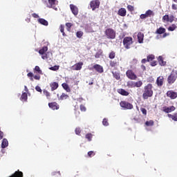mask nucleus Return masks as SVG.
Here are the masks:
<instances>
[{"instance_id":"obj_28","label":"nucleus","mask_w":177,"mask_h":177,"mask_svg":"<svg viewBox=\"0 0 177 177\" xmlns=\"http://www.w3.org/2000/svg\"><path fill=\"white\" fill-rule=\"evenodd\" d=\"M62 87L64 88V89H65V91H66V92H70V87L68 86V84H67L66 83H63Z\"/></svg>"},{"instance_id":"obj_39","label":"nucleus","mask_w":177,"mask_h":177,"mask_svg":"<svg viewBox=\"0 0 177 177\" xmlns=\"http://www.w3.org/2000/svg\"><path fill=\"white\" fill-rule=\"evenodd\" d=\"M145 15L147 17H149V16H151V15H153V11H151V10H148L147 11H146Z\"/></svg>"},{"instance_id":"obj_19","label":"nucleus","mask_w":177,"mask_h":177,"mask_svg":"<svg viewBox=\"0 0 177 177\" xmlns=\"http://www.w3.org/2000/svg\"><path fill=\"white\" fill-rule=\"evenodd\" d=\"M9 146V142L8 139L3 138L1 141V149H6Z\"/></svg>"},{"instance_id":"obj_9","label":"nucleus","mask_w":177,"mask_h":177,"mask_svg":"<svg viewBox=\"0 0 177 177\" xmlns=\"http://www.w3.org/2000/svg\"><path fill=\"white\" fill-rule=\"evenodd\" d=\"M163 21H167L169 23H172L175 20V17L174 15H166L162 17Z\"/></svg>"},{"instance_id":"obj_7","label":"nucleus","mask_w":177,"mask_h":177,"mask_svg":"<svg viewBox=\"0 0 177 177\" xmlns=\"http://www.w3.org/2000/svg\"><path fill=\"white\" fill-rule=\"evenodd\" d=\"M128 85L131 86V88H140V86L143 85V82L142 81L131 82Z\"/></svg>"},{"instance_id":"obj_57","label":"nucleus","mask_w":177,"mask_h":177,"mask_svg":"<svg viewBox=\"0 0 177 177\" xmlns=\"http://www.w3.org/2000/svg\"><path fill=\"white\" fill-rule=\"evenodd\" d=\"M110 66H111V67H114V66H115V63H114V62H110Z\"/></svg>"},{"instance_id":"obj_6","label":"nucleus","mask_w":177,"mask_h":177,"mask_svg":"<svg viewBox=\"0 0 177 177\" xmlns=\"http://www.w3.org/2000/svg\"><path fill=\"white\" fill-rule=\"evenodd\" d=\"M57 3V0H48V3H47V8L54 9V10H57V8H56Z\"/></svg>"},{"instance_id":"obj_52","label":"nucleus","mask_w":177,"mask_h":177,"mask_svg":"<svg viewBox=\"0 0 177 177\" xmlns=\"http://www.w3.org/2000/svg\"><path fill=\"white\" fill-rule=\"evenodd\" d=\"M3 139V132L0 131V140H2Z\"/></svg>"},{"instance_id":"obj_18","label":"nucleus","mask_w":177,"mask_h":177,"mask_svg":"<svg viewBox=\"0 0 177 177\" xmlns=\"http://www.w3.org/2000/svg\"><path fill=\"white\" fill-rule=\"evenodd\" d=\"M118 15L122 17L127 16V10L124 8L119 9L118 11Z\"/></svg>"},{"instance_id":"obj_8","label":"nucleus","mask_w":177,"mask_h":177,"mask_svg":"<svg viewBox=\"0 0 177 177\" xmlns=\"http://www.w3.org/2000/svg\"><path fill=\"white\" fill-rule=\"evenodd\" d=\"M90 6L92 8V10H95L99 8V6H100V1L98 0L92 1L90 3Z\"/></svg>"},{"instance_id":"obj_54","label":"nucleus","mask_w":177,"mask_h":177,"mask_svg":"<svg viewBox=\"0 0 177 177\" xmlns=\"http://www.w3.org/2000/svg\"><path fill=\"white\" fill-rule=\"evenodd\" d=\"M140 17V19H146L147 16L146 15V14H142Z\"/></svg>"},{"instance_id":"obj_64","label":"nucleus","mask_w":177,"mask_h":177,"mask_svg":"<svg viewBox=\"0 0 177 177\" xmlns=\"http://www.w3.org/2000/svg\"><path fill=\"white\" fill-rule=\"evenodd\" d=\"M141 68L145 71L146 70V66H145V65H142Z\"/></svg>"},{"instance_id":"obj_62","label":"nucleus","mask_w":177,"mask_h":177,"mask_svg":"<svg viewBox=\"0 0 177 177\" xmlns=\"http://www.w3.org/2000/svg\"><path fill=\"white\" fill-rule=\"evenodd\" d=\"M146 62H147V59H142V61H141V63L145 64V63H146Z\"/></svg>"},{"instance_id":"obj_40","label":"nucleus","mask_w":177,"mask_h":177,"mask_svg":"<svg viewBox=\"0 0 177 177\" xmlns=\"http://www.w3.org/2000/svg\"><path fill=\"white\" fill-rule=\"evenodd\" d=\"M114 57H115V53H114V51H112L109 54V59H114Z\"/></svg>"},{"instance_id":"obj_45","label":"nucleus","mask_w":177,"mask_h":177,"mask_svg":"<svg viewBox=\"0 0 177 177\" xmlns=\"http://www.w3.org/2000/svg\"><path fill=\"white\" fill-rule=\"evenodd\" d=\"M88 157H93V156H95V152H93V151H90L88 152Z\"/></svg>"},{"instance_id":"obj_32","label":"nucleus","mask_w":177,"mask_h":177,"mask_svg":"<svg viewBox=\"0 0 177 177\" xmlns=\"http://www.w3.org/2000/svg\"><path fill=\"white\" fill-rule=\"evenodd\" d=\"M43 93H44V95H45V96H46L47 99H50V93L48 92V91L44 90L43 91Z\"/></svg>"},{"instance_id":"obj_55","label":"nucleus","mask_w":177,"mask_h":177,"mask_svg":"<svg viewBox=\"0 0 177 177\" xmlns=\"http://www.w3.org/2000/svg\"><path fill=\"white\" fill-rule=\"evenodd\" d=\"M56 174H58L59 175H60V171H54L51 174V175H53V176H55V175H56Z\"/></svg>"},{"instance_id":"obj_5","label":"nucleus","mask_w":177,"mask_h":177,"mask_svg":"<svg viewBox=\"0 0 177 177\" xmlns=\"http://www.w3.org/2000/svg\"><path fill=\"white\" fill-rule=\"evenodd\" d=\"M120 105L121 107H122V109H124L125 110H132V109H133V105L127 101L120 102Z\"/></svg>"},{"instance_id":"obj_10","label":"nucleus","mask_w":177,"mask_h":177,"mask_svg":"<svg viewBox=\"0 0 177 177\" xmlns=\"http://www.w3.org/2000/svg\"><path fill=\"white\" fill-rule=\"evenodd\" d=\"M69 8L73 13V15H74V16H78V7H77V6L74 5V4H70L69 5Z\"/></svg>"},{"instance_id":"obj_12","label":"nucleus","mask_w":177,"mask_h":177,"mask_svg":"<svg viewBox=\"0 0 177 177\" xmlns=\"http://www.w3.org/2000/svg\"><path fill=\"white\" fill-rule=\"evenodd\" d=\"M175 109L176 108L174 106L162 107V111H164V113H167V114L169 113H172V111H175Z\"/></svg>"},{"instance_id":"obj_34","label":"nucleus","mask_w":177,"mask_h":177,"mask_svg":"<svg viewBox=\"0 0 177 177\" xmlns=\"http://www.w3.org/2000/svg\"><path fill=\"white\" fill-rule=\"evenodd\" d=\"M82 35H84V32L82 31H77L76 32V37L77 38H82Z\"/></svg>"},{"instance_id":"obj_63","label":"nucleus","mask_w":177,"mask_h":177,"mask_svg":"<svg viewBox=\"0 0 177 177\" xmlns=\"http://www.w3.org/2000/svg\"><path fill=\"white\" fill-rule=\"evenodd\" d=\"M24 91L26 92H28V88H27V86H24Z\"/></svg>"},{"instance_id":"obj_41","label":"nucleus","mask_w":177,"mask_h":177,"mask_svg":"<svg viewBox=\"0 0 177 177\" xmlns=\"http://www.w3.org/2000/svg\"><path fill=\"white\" fill-rule=\"evenodd\" d=\"M154 55H151L147 57V62H151V60H153Z\"/></svg>"},{"instance_id":"obj_26","label":"nucleus","mask_w":177,"mask_h":177,"mask_svg":"<svg viewBox=\"0 0 177 177\" xmlns=\"http://www.w3.org/2000/svg\"><path fill=\"white\" fill-rule=\"evenodd\" d=\"M48 52V47L44 46L41 49L39 50V55H45V53Z\"/></svg>"},{"instance_id":"obj_51","label":"nucleus","mask_w":177,"mask_h":177,"mask_svg":"<svg viewBox=\"0 0 177 177\" xmlns=\"http://www.w3.org/2000/svg\"><path fill=\"white\" fill-rule=\"evenodd\" d=\"M41 58L43 60H46V59H48V55H46V54H44L42 55Z\"/></svg>"},{"instance_id":"obj_25","label":"nucleus","mask_w":177,"mask_h":177,"mask_svg":"<svg viewBox=\"0 0 177 177\" xmlns=\"http://www.w3.org/2000/svg\"><path fill=\"white\" fill-rule=\"evenodd\" d=\"M158 60L160 66H165V64H167V62H164V59H162V56H159Z\"/></svg>"},{"instance_id":"obj_61","label":"nucleus","mask_w":177,"mask_h":177,"mask_svg":"<svg viewBox=\"0 0 177 177\" xmlns=\"http://www.w3.org/2000/svg\"><path fill=\"white\" fill-rule=\"evenodd\" d=\"M167 117H169V118H171L173 120L174 118V115H171V114H168Z\"/></svg>"},{"instance_id":"obj_53","label":"nucleus","mask_w":177,"mask_h":177,"mask_svg":"<svg viewBox=\"0 0 177 177\" xmlns=\"http://www.w3.org/2000/svg\"><path fill=\"white\" fill-rule=\"evenodd\" d=\"M33 78H35V80H41V76H39V75H35V76H33Z\"/></svg>"},{"instance_id":"obj_33","label":"nucleus","mask_w":177,"mask_h":177,"mask_svg":"<svg viewBox=\"0 0 177 177\" xmlns=\"http://www.w3.org/2000/svg\"><path fill=\"white\" fill-rule=\"evenodd\" d=\"M145 125H147V127H153V125H154V122L153 120L147 121Z\"/></svg>"},{"instance_id":"obj_43","label":"nucleus","mask_w":177,"mask_h":177,"mask_svg":"<svg viewBox=\"0 0 177 177\" xmlns=\"http://www.w3.org/2000/svg\"><path fill=\"white\" fill-rule=\"evenodd\" d=\"M141 112L142 113V114H144V115H147V110H146V109L145 108H141L140 109Z\"/></svg>"},{"instance_id":"obj_44","label":"nucleus","mask_w":177,"mask_h":177,"mask_svg":"<svg viewBox=\"0 0 177 177\" xmlns=\"http://www.w3.org/2000/svg\"><path fill=\"white\" fill-rule=\"evenodd\" d=\"M35 90L37 91V92H40V93H42V89H41V87L39 86H36Z\"/></svg>"},{"instance_id":"obj_14","label":"nucleus","mask_w":177,"mask_h":177,"mask_svg":"<svg viewBox=\"0 0 177 177\" xmlns=\"http://www.w3.org/2000/svg\"><path fill=\"white\" fill-rule=\"evenodd\" d=\"M82 66H84L83 62H78V63L75 64V65H73L71 67V68H72V70H75V71H80V70H81V68H82Z\"/></svg>"},{"instance_id":"obj_49","label":"nucleus","mask_w":177,"mask_h":177,"mask_svg":"<svg viewBox=\"0 0 177 177\" xmlns=\"http://www.w3.org/2000/svg\"><path fill=\"white\" fill-rule=\"evenodd\" d=\"M60 32H64V25H61L60 26Z\"/></svg>"},{"instance_id":"obj_36","label":"nucleus","mask_w":177,"mask_h":177,"mask_svg":"<svg viewBox=\"0 0 177 177\" xmlns=\"http://www.w3.org/2000/svg\"><path fill=\"white\" fill-rule=\"evenodd\" d=\"M59 69V66L55 65L54 66H51L49 68V70H51L52 71H57V70Z\"/></svg>"},{"instance_id":"obj_21","label":"nucleus","mask_w":177,"mask_h":177,"mask_svg":"<svg viewBox=\"0 0 177 177\" xmlns=\"http://www.w3.org/2000/svg\"><path fill=\"white\" fill-rule=\"evenodd\" d=\"M118 93L122 95V96H128V95H129V93L124 88H119L118 90Z\"/></svg>"},{"instance_id":"obj_35","label":"nucleus","mask_w":177,"mask_h":177,"mask_svg":"<svg viewBox=\"0 0 177 177\" xmlns=\"http://www.w3.org/2000/svg\"><path fill=\"white\" fill-rule=\"evenodd\" d=\"M102 125H104V127H109V120L106 118H104L102 121Z\"/></svg>"},{"instance_id":"obj_16","label":"nucleus","mask_w":177,"mask_h":177,"mask_svg":"<svg viewBox=\"0 0 177 177\" xmlns=\"http://www.w3.org/2000/svg\"><path fill=\"white\" fill-rule=\"evenodd\" d=\"M164 84V77L159 76L156 80V85L158 86H162Z\"/></svg>"},{"instance_id":"obj_24","label":"nucleus","mask_w":177,"mask_h":177,"mask_svg":"<svg viewBox=\"0 0 177 177\" xmlns=\"http://www.w3.org/2000/svg\"><path fill=\"white\" fill-rule=\"evenodd\" d=\"M51 91H56L59 88V84L57 82H53L50 84Z\"/></svg>"},{"instance_id":"obj_3","label":"nucleus","mask_w":177,"mask_h":177,"mask_svg":"<svg viewBox=\"0 0 177 177\" xmlns=\"http://www.w3.org/2000/svg\"><path fill=\"white\" fill-rule=\"evenodd\" d=\"M132 37H124L123 39V45L125 48V49H130L131 48V45L133 44V41H132Z\"/></svg>"},{"instance_id":"obj_58","label":"nucleus","mask_w":177,"mask_h":177,"mask_svg":"<svg viewBox=\"0 0 177 177\" xmlns=\"http://www.w3.org/2000/svg\"><path fill=\"white\" fill-rule=\"evenodd\" d=\"M33 75H34V74L32 73H31V72L28 73V77H33Z\"/></svg>"},{"instance_id":"obj_29","label":"nucleus","mask_w":177,"mask_h":177,"mask_svg":"<svg viewBox=\"0 0 177 177\" xmlns=\"http://www.w3.org/2000/svg\"><path fill=\"white\" fill-rule=\"evenodd\" d=\"M177 28V26L176 24H172L171 26H170L169 28H168V30L169 31H175V30H176Z\"/></svg>"},{"instance_id":"obj_56","label":"nucleus","mask_w":177,"mask_h":177,"mask_svg":"<svg viewBox=\"0 0 177 177\" xmlns=\"http://www.w3.org/2000/svg\"><path fill=\"white\" fill-rule=\"evenodd\" d=\"M171 8H172V9H174V10H176V9H177V7L175 4H172Z\"/></svg>"},{"instance_id":"obj_17","label":"nucleus","mask_w":177,"mask_h":177,"mask_svg":"<svg viewBox=\"0 0 177 177\" xmlns=\"http://www.w3.org/2000/svg\"><path fill=\"white\" fill-rule=\"evenodd\" d=\"M48 107L52 109V110H59V104L56 102L48 103Z\"/></svg>"},{"instance_id":"obj_20","label":"nucleus","mask_w":177,"mask_h":177,"mask_svg":"<svg viewBox=\"0 0 177 177\" xmlns=\"http://www.w3.org/2000/svg\"><path fill=\"white\" fill-rule=\"evenodd\" d=\"M139 44H143V39L145 38V35L142 32H138L137 35Z\"/></svg>"},{"instance_id":"obj_30","label":"nucleus","mask_w":177,"mask_h":177,"mask_svg":"<svg viewBox=\"0 0 177 177\" xmlns=\"http://www.w3.org/2000/svg\"><path fill=\"white\" fill-rule=\"evenodd\" d=\"M93 137V135L92 133H87L86 135V139H87L88 142L92 141V138Z\"/></svg>"},{"instance_id":"obj_22","label":"nucleus","mask_w":177,"mask_h":177,"mask_svg":"<svg viewBox=\"0 0 177 177\" xmlns=\"http://www.w3.org/2000/svg\"><path fill=\"white\" fill-rule=\"evenodd\" d=\"M28 99V95H27V93L23 92L20 98V100L21 102H27V100Z\"/></svg>"},{"instance_id":"obj_38","label":"nucleus","mask_w":177,"mask_h":177,"mask_svg":"<svg viewBox=\"0 0 177 177\" xmlns=\"http://www.w3.org/2000/svg\"><path fill=\"white\" fill-rule=\"evenodd\" d=\"M35 71H37V73H38L39 74H42V71L41 70V68H40L39 66H36L35 67Z\"/></svg>"},{"instance_id":"obj_46","label":"nucleus","mask_w":177,"mask_h":177,"mask_svg":"<svg viewBox=\"0 0 177 177\" xmlns=\"http://www.w3.org/2000/svg\"><path fill=\"white\" fill-rule=\"evenodd\" d=\"M127 9L128 10H129L130 12H132L133 10V6L129 5L127 6Z\"/></svg>"},{"instance_id":"obj_13","label":"nucleus","mask_w":177,"mask_h":177,"mask_svg":"<svg viewBox=\"0 0 177 177\" xmlns=\"http://www.w3.org/2000/svg\"><path fill=\"white\" fill-rule=\"evenodd\" d=\"M167 97H170V99L174 100L177 97V93L174 91H168L167 92Z\"/></svg>"},{"instance_id":"obj_50","label":"nucleus","mask_w":177,"mask_h":177,"mask_svg":"<svg viewBox=\"0 0 177 177\" xmlns=\"http://www.w3.org/2000/svg\"><path fill=\"white\" fill-rule=\"evenodd\" d=\"M66 27H68V28H71V27L73 26V24H71V23H66Z\"/></svg>"},{"instance_id":"obj_47","label":"nucleus","mask_w":177,"mask_h":177,"mask_svg":"<svg viewBox=\"0 0 177 177\" xmlns=\"http://www.w3.org/2000/svg\"><path fill=\"white\" fill-rule=\"evenodd\" d=\"M81 111H86V108L84 105H80Z\"/></svg>"},{"instance_id":"obj_59","label":"nucleus","mask_w":177,"mask_h":177,"mask_svg":"<svg viewBox=\"0 0 177 177\" xmlns=\"http://www.w3.org/2000/svg\"><path fill=\"white\" fill-rule=\"evenodd\" d=\"M174 121H177V115H175L173 116V119Z\"/></svg>"},{"instance_id":"obj_37","label":"nucleus","mask_w":177,"mask_h":177,"mask_svg":"<svg viewBox=\"0 0 177 177\" xmlns=\"http://www.w3.org/2000/svg\"><path fill=\"white\" fill-rule=\"evenodd\" d=\"M113 75L114 78H115V80H120V73H118L117 72L113 73Z\"/></svg>"},{"instance_id":"obj_31","label":"nucleus","mask_w":177,"mask_h":177,"mask_svg":"<svg viewBox=\"0 0 177 177\" xmlns=\"http://www.w3.org/2000/svg\"><path fill=\"white\" fill-rule=\"evenodd\" d=\"M59 99V100H64L66 99H68V95L67 94L62 93Z\"/></svg>"},{"instance_id":"obj_15","label":"nucleus","mask_w":177,"mask_h":177,"mask_svg":"<svg viewBox=\"0 0 177 177\" xmlns=\"http://www.w3.org/2000/svg\"><path fill=\"white\" fill-rule=\"evenodd\" d=\"M37 21L39 24H41V26H45L46 27H48V26H49V23L48 22V21H46L44 18H39L37 19Z\"/></svg>"},{"instance_id":"obj_27","label":"nucleus","mask_w":177,"mask_h":177,"mask_svg":"<svg viewBox=\"0 0 177 177\" xmlns=\"http://www.w3.org/2000/svg\"><path fill=\"white\" fill-rule=\"evenodd\" d=\"M164 32H165V28L160 27L158 29L156 30V34H164Z\"/></svg>"},{"instance_id":"obj_48","label":"nucleus","mask_w":177,"mask_h":177,"mask_svg":"<svg viewBox=\"0 0 177 177\" xmlns=\"http://www.w3.org/2000/svg\"><path fill=\"white\" fill-rule=\"evenodd\" d=\"M32 17H34L35 19H39V15H38V14L37 13H33L32 15Z\"/></svg>"},{"instance_id":"obj_4","label":"nucleus","mask_w":177,"mask_h":177,"mask_svg":"<svg viewBox=\"0 0 177 177\" xmlns=\"http://www.w3.org/2000/svg\"><path fill=\"white\" fill-rule=\"evenodd\" d=\"M105 35L109 39H114L115 38V31L111 28H107L105 30Z\"/></svg>"},{"instance_id":"obj_2","label":"nucleus","mask_w":177,"mask_h":177,"mask_svg":"<svg viewBox=\"0 0 177 177\" xmlns=\"http://www.w3.org/2000/svg\"><path fill=\"white\" fill-rule=\"evenodd\" d=\"M177 78V71H173L171 74L168 76L167 82L169 85H172L176 81Z\"/></svg>"},{"instance_id":"obj_11","label":"nucleus","mask_w":177,"mask_h":177,"mask_svg":"<svg viewBox=\"0 0 177 177\" xmlns=\"http://www.w3.org/2000/svg\"><path fill=\"white\" fill-rule=\"evenodd\" d=\"M126 75L129 78V80H136V78H138L132 70H128L126 72Z\"/></svg>"},{"instance_id":"obj_42","label":"nucleus","mask_w":177,"mask_h":177,"mask_svg":"<svg viewBox=\"0 0 177 177\" xmlns=\"http://www.w3.org/2000/svg\"><path fill=\"white\" fill-rule=\"evenodd\" d=\"M75 132L76 135H80L81 133V129L79 127H77L75 130Z\"/></svg>"},{"instance_id":"obj_23","label":"nucleus","mask_w":177,"mask_h":177,"mask_svg":"<svg viewBox=\"0 0 177 177\" xmlns=\"http://www.w3.org/2000/svg\"><path fill=\"white\" fill-rule=\"evenodd\" d=\"M93 68H95L97 73H103V67L99 64L94 65Z\"/></svg>"},{"instance_id":"obj_60","label":"nucleus","mask_w":177,"mask_h":177,"mask_svg":"<svg viewBox=\"0 0 177 177\" xmlns=\"http://www.w3.org/2000/svg\"><path fill=\"white\" fill-rule=\"evenodd\" d=\"M151 66H152V67H154V66H157V63L156 62H151Z\"/></svg>"},{"instance_id":"obj_1","label":"nucleus","mask_w":177,"mask_h":177,"mask_svg":"<svg viewBox=\"0 0 177 177\" xmlns=\"http://www.w3.org/2000/svg\"><path fill=\"white\" fill-rule=\"evenodd\" d=\"M153 96V84H148L144 87V92L142 94V97L145 100Z\"/></svg>"}]
</instances>
